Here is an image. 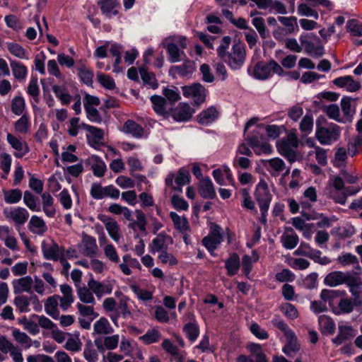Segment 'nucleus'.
<instances>
[{
  "label": "nucleus",
  "mask_w": 362,
  "mask_h": 362,
  "mask_svg": "<svg viewBox=\"0 0 362 362\" xmlns=\"http://www.w3.org/2000/svg\"><path fill=\"white\" fill-rule=\"evenodd\" d=\"M250 148L257 155H269L272 152V146L266 141L264 136L259 139L253 134H250Z\"/></svg>",
  "instance_id": "nucleus-10"
},
{
  "label": "nucleus",
  "mask_w": 362,
  "mask_h": 362,
  "mask_svg": "<svg viewBox=\"0 0 362 362\" xmlns=\"http://www.w3.org/2000/svg\"><path fill=\"white\" fill-rule=\"evenodd\" d=\"M265 129L268 137L275 139L280 136L283 130H286V128L284 125L268 124Z\"/></svg>",
  "instance_id": "nucleus-64"
},
{
  "label": "nucleus",
  "mask_w": 362,
  "mask_h": 362,
  "mask_svg": "<svg viewBox=\"0 0 362 362\" xmlns=\"http://www.w3.org/2000/svg\"><path fill=\"white\" fill-rule=\"evenodd\" d=\"M83 356L88 362H96L98 361V355L90 339L88 340L85 344Z\"/></svg>",
  "instance_id": "nucleus-43"
},
{
  "label": "nucleus",
  "mask_w": 362,
  "mask_h": 362,
  "mask_svg": "<svg viewBox=\"0 0 362 362\" xmlns=\"http://www.w3.org/2000/svg\"><path fill=\"white\" fill-rule=\"evenodd\" d=\"M218 117V112L216 107L211 106L202 110L197 116V121L202 125H207L214 122Z\"/></svg>",
  "instance_id": "nucleus-17"
},
{
  "label": "nucleus",
  "mask_w": 362,
  "mask_h": 362,
  "mask_svg": "<svg viewBox=\"0 0 362 362\" xmlns=\"http://www.w3.org/2000/svg\"><path fill=\"white\" fill-rule=\"evenodd\" d=\"M11 218L18 224H23L29 217L28 211L23 207H17L10 212Z\"/></svg>",
  "instance_id": "nucleus-35"
},
{
  "label": "nucleus",
  "mask_w": 362,
  "mask_h": 362,
  "mask_svg": "<svg viewBox=\"0 0 362 362\" xmlns=\"http://www.w3.org/2000/svg\"><path fill=\"white\" fill-rule=\"evenodd\" d=\"M299 40L305 52L313 58H320L325 54V47L321 39L314 33H303Z\"/></svg>",
  "instance_id": "nucleus-2"
},
{
  "label": "nucleus",
  "mask_w": 362,
  "mask_h": 362,
  "mask_svg": "<svg viewBox=\"0 0 362 362\" xmlns=\"http://www.w3.org/2000/svg\"><path fill=\"white\" fill-rule=\"evenodd\" d=\"M183 331L186 333L187 338L190 341H194L197 339L199 333L198 325L192 322H189L185 325L183 328Z\"/></svg>",
  "instance_id": "nucleus-57"
},
{
  "label": "nucleus",
  "mask_w": 362,
  "mask_h": 362,
  "mask_svg": "<svg viewBox=\"0 0 362 362\" xmlns=\"http://www.w3.org/2000/svg\"><path fill=\"white\" fill-rule=\"evenodd\" d=\"M13 284L15 293H21L23 291L31 292L33 279L30 276H26L16 280Z\"/></svg>",
  "instance_id": "nucleus-24"
},
{
  "label": "nucleus",
  "mask_w": 362,
  "mask_h": 362,
  "mask_svg": "<svg viewBox=\"0 0 362 362\" xmlns=\"http://www.w3.org/2000/svg\"><path fill=\"white\" fill-rule=\"evenodd\" d=\"M197 188L199 196L203 199H214L216 197L214 184L209 177L201 179Z\"/></svg>",
  "instance_id": "nucleus-12"
},
{
  "label": "nucleus",
  "mask_w": 362,
  "mask_h": 362,
  "mask_svg": "<svg viewBox=\"0 0 362 362\" xmlns=\"http://www.w3.org/2000/svg\"><path fill=\"white\" fill-rule=\"evenodd\" d=\"M30 127V122L28 114H23L15 122L14 127L16 132L21 134H26Z\"/></svg>",
  "instance_id": "nucleus-45"
},
{
  "label": "nucleus",
  "mask_w": 362,
  "mask_h": 362,
  "mask_svg": "<svg viewBox=\"0 0 362 362\" xmlns=\"http://www.w3.org/2000/svg\"><path fill=\"white\" fill-rule=\"evenodd\" d=\"M250 362H268L260 345L250 343Z\"/></svg>",
  "instance_id": "nucleus-29"
},
{
  "label": "nucleus",
  "mask_w": 362,
  "mask_h": 362,
  "mask_svg": "<svg viewBox=\"0 0 362 362\" xmlns=\"http://www.w3.org/2000/svg\"><path fill=\"white\" fill-rule=\"evenodd\" d=\"M123 132L132 134L136 139H140L144 135V128L141 125L132 119H127L123 124Z\"/></svg>",
  "instance_id": "nucleus-19"
},
{
  "label": "nucleus",
  "mask_w": 362,
  "mask_h": 362,
  "mask_svg": "<svg viewBox=\"0 0 362 362\" xmlns=\"http://www.w3.org/2000/svg\"><path fill=\"white\" fill-rule=\"evenodd\" d=\"M194 113V110L188 103H182L173 111L172 117L176 122H187L191 119Z\"/></svg>",
  "instance_id": "nucleus-14"
},
{
  "label": "nucleus",
  "mask_w": 362,
  "mask_h": 362,
  "mask_svg": "<svg viewBox=\"0 0 362 362\" xmlns=\"http://www.w3.org/2000/svg\"><path fill=\"white\" fill-rule=\"evenodd\" d=\"M318 322L323 333H334L335 324L331 317L325 315H322L318 318Z\"/></svg>",
  "instance_id": "nucleus-34"
},
{
  "label": "nucleus",
  "mask_w": 362,
  "mask_h": 362,
  "mask_svg": "<svg viewBox=\"0 0 362 362\" xmlns=\"http://www.w3.org/2000/svg\"><path fill=\"white\" fill-rule=\"evenodd\" d=\"M25 108V101L21 93L15 96L11 100V111L16 115H21Z\"/></svg>",
  "instance_id": "nucleus-39"
},
{
  "label": "nucleus",
  "mask_w": 362,
  "mask_h": 362,
  "mask_svg": "<svg viewBox=\"0 0 362 362\" xmlns=\"http://www.w3.org/2000/svg\"><path fill=\"white\" fill-rule=\"evenodd\" d=\"M84 109L86 112L87 118L91 122L97 124H100L103 121L102 117L99 111L93 106H88L84 104Z\"/></svg>",
  "instance_id": "nucleus-49"
},
{
  "label": "nucleus",
  "mask_w": 362,
  "mask_h": 362,
  "mask_svg": "<svg viewBox=\"0 0 362 362\" xmlns=\"http://www.w3.org/2000/svg\"><path fill=\"white\" fill-rule=\"evenodd\" d=\"M13 76L18 80L25 79L28 74L27 67L22 63L16 60L11 61Z\"/></svg>",
  "instance_id": "nucleus-30"
},
{
  "label": "nucleus",
  "mask_w": 362,
  "mask_h": 362,
  "mask_svg": "<svg viewBox=\"0 0 362 362\" xmlns=\"http://www.w3.org/2000/svg\"><path fill=\"white\" fill-rule=\"evenodd\" d=\"M286 343L282 347V352L288 357H294L300 349V344L293 332L286 337Z\"/></svg>",
  "instance_id": "nucleus-13"
},
{
  "label": "nucleus",
  "mask_w": 362,
  "mask_h": 362,
  "mask_svg": "<svg viewBox=\"0 0 362 362\" xmlns=\"http://www.w3.org/2000/svg\"><path fill=\"white\" fill-rule=\"evenodd\" d=\"M97 78L100 85L107 90H113L116 88L115 80L109 75L98 73Z\"/></svg>",
  "instance_id": "nucleus-56"
},
{
  "label": "nucleus",
  "mask_w": 362,
  "mask_h": 362,
  "mask_svg": "<svg viewBox=\"0 0 362 362\" xmlns=\"http://www.w3.org/2000/svg\"><path fill=\"white\" fill-rule=\"evenodd\" d=\"M174 180L177 185H186L189 184L191 180L189 171L185 167L179 168L177 175H175Z\"/></svg>",
  "instance_id": "nucleus-40"
},
{
  "label": "nucleus",
  "mask_w": 362,
  "mask_h": 362,
  "mask_svg": "<svg viewBox=\"0 0 362 362\" xmlns=\"http://www.w3.org/2000/svg\"><path fill=\"white\" fill-rule=\"evenodd\" d=\"M160 338V332L156 329H152L148 330L145 334L139 337L145 344H151L157 342Z\"/></svg>",
  "instance_id": "nucleus-51"
},
{
  "label": "nucleus",
  "mask_w": 362,
  "mask_h": 362,
  "mask_svg": "<svg viewBox=\"0 0 362 362\" xmlns=\"http://www.w3.org/2000/svg\"><path fill=\"white\" fill-rule=\"evenodd\" d=\"M259 163L268 170L271 168L276 172H281L285 168V163L281 158L278 157L269 160L261 159L257 163L258 165Z\"/></svg>",
  "instance_id": "nucleus-21"
},
{
  "label": "nucleus",
  "mask_w": 362,
  "mask_h": 362,
  "mask_svg": "<svg viewBox=\"0 0 362 362\" xmlns=\"http://www.w3.org/2000/svg\"><path fill=\"white\" fill-rule=\"evenodd\" d=\"M163 44L169 55L168 60L170 62L175 63L180 62L182 60L181 54L185 57V52L183 51L181 52L175 43L169 42L165 44L163 42Z\"/></svg>",
  "instance_id": "nucleus-22"
},
{
  "label": "nucleus",
  "mask_w": 362,
  "mask_h": 362,
  "mask_svg": "<svg viewBox=\"0 0 362 362\" xmlns=\"http://www.w3.org/2000/svg\"><path fill=\"white\" fill-rule=\"evenodd\" d=\"M92 158L95 161V163L93 164L91 166L93 175L98 177H103L107 170L105 163L100 156L96 155L92 156Z\"/></svg>",
  "instance_id": "nucleus-33"
},
{
  "label": "nucleus",
  "mask_w": 362,
  "mask_h": 362,
  "mask_svg": "<svg viewBox=\"0 0 362 362\" xmlns=\"http://www.w3.org/2000/svg\"><path fill=\"white\" fill-rule=\"evenodd\" d=\"M23 202L31 211L37 212L41 211L39 199L35 197L30 191L24 192Z\"/></svg>",
  "instance_id": "nucleus-31"
},
{
  "label": "nucleus",
  "mask_w": 362,
  "mask_h": 362,
  "mask_svg": "<svg viewBox=\"0 0 362 362\" xmlns=\"http://www.w3.org/2000/svg\"><path fill=\"white\" fill-rule=\"evenodd\" d=\"M313 128V117L312 115L306 114L300 123V130L302 132L310 134Z\"/></svg>",
  "instance_id": "nucleus-60"
},
{
  "label": "nucleus",
  "mask_w": 362,
  "mask_h": 362,
  "mask_svg": "<svg viewBox=\"0 0 362 362\" xmlns=\"http://www.w3.org/2000/svg\"><path fill=\"white\" fill-rule=\"evenodd\" d=\"M278 20L284 26L287 28L288 32L289 33H293L294 32L295 28L298 30V26L297 25V18L296 16H279Z\"/></svg>",
  "instance_id": "nucleus-54"
},
{
  "label": "nucleus",
  "mask_w": 362,
  "mask_h": 362,
  "mask_svg": "<svg viewBox=\"0 0 362 362\" xmlns=\"http://www.w3.org/2000/svg\"><path fill=\"white\" fill-rule=\"evenodd\" d=\"M357 334V330L352 326L345 323L339 324L338 326V334L332 339L336 346H339L346 341L352 339Z\"/></svg>",
  "instance_id": "nucleus-9"
},
{
  "label": "nucleus",
  "mask_w": 362,
  "mask_h": 362,
  "mask_svg": "<svg viewBox=\"0 0 362 362\" xmlns=\"http://www.w3.org/2000/svg\"><path fill=\"white\" fill-rule=\"evenodd\" d=\"M346 272L334 271L329 273L324 279V283L327 286L335 287L344 284Z\"/></svg>",
  "instance_id": "nucleus-20"
},
{
  "label": "nucleus",
  "mask_w": 362,
  "mask_h": 362,
  "mask_svg": "<svg viewBox=\"0 0 362 362\" xmlns=\"http://www.w3.org/2000/svg\"><path fill=\"white\" fill-rule=\"evenodd\" d=\"M298 13L300 16H307V17H313L315 20L319 18V14L317 11L311 8L306 4H300L298 6Z\"/></svg>",
  "instance_id": "nucleus-58"
},
{
  "label": "nucleus",
  "mask_w": 362,
  "mask_h": 362,
  "mask_svg": "<svg viewBox=\"0 0 362 362\" xmlns=\"http://www.w3.org/2000/svg\"><path fill=\"white\" fill-rule=\"evenodd\" d=\"M98 5L101 12L108 18L119 13V11L116 9V8L119 6L118 0H100Z\"/></svg>",
  "instance_id": "nucleus-16"
},
{
  "label": "nucleus",
  "mask_w": 362,
  "mask_h": 362,
  "mask_svg": "<svg viewBox=\"0 0 362 362\" xmlns=\"http://www.w3.org/2000/svg\"><path fill=\"white\" fill-rule=\"evenodd\" d=\"M346 30L350 33L353 36L361 37L362 36V23L357 19H349L346 23Z\"/></svg>",
  "instance_id": "nucleus-44"
},
{
  "label": "nucleus",
  "mask_w": 362,
  "mask_h": 362,
  "mask_svg": "<svg viewBox=\"0 0 362 362\" xmlns=\"http://www.w3.org/2000/svg\"><path fill=\"white\" fill-rule=\"evenodd\" d=\"M255 195L261 211V221L267 222V215L272 201V195L269 193L267 183L261 180L257 185Z\"/></svg>",
  "instance_id": "nucleus-3"
},
{
  "label": "nucleus",
  "mask_w": 362,
  "mask_h": 362,
  "mask_svg": "<svg viewBox=\"0 0 362 362\" xmlns=\"http://www.w3.org/2000/svg\"><path fill=\"white\" fill-rule=\"evenodd\" d=\"M220 228H214V230L202 240L203 245L206 247L212 255H214V251L223 240L222 235L219 231Z\"/></svg>",
  "instance_id": "nucleus-11"
},
{
  "label": "nucleus",
  "mask_w": 362,
  "mask_h": 362,
  "mask_svg": "<svg viewBox=\"0 0 362 362\" xmlns=\"http://www.w3.org/2000/svg\"><path fill=\"white\" fill-rule=\"evenodd\" d=\"M152 107L155 112L158 115H163L166 113L167 101L164 97L158 95H153L150 98Z\"/></svg>",
  "instance_id": "nucleus-25"
},
{
  "label": "nucleus",
  "mask_w": 362,
  "mask_h": 362,
  "mask_svg": "<svg viewBox=\"0 0 362 362\" xmlns=\"http://www.w3.org/2000/svg\"><path fill=\"white\" fill-rule=\"evenodd\" d=\"M295 277V274L288 269H284L275 275L276 280L281 283L293 281Z\"/></svg>",
  "instance_id": "nucleus-63"
},
{
  "label": "nucleus",
  "mask_w": 362,
  "mask_h": 362,
  "mask_svg": "<svg viewBox=\"0 0 362 362\" xmlns=\"http://www.w3.org/2000/svg\"><path fill=\"white\" fill-rule=\"evenodd\" d=\"M240 265V258L238 254H231L230 257L226 260L225 263L227 274L230 276H233L238 274Z\"/></svg>",
  "instance_id": "nucleus-23"
},
{
  "label": "nucleus",
  "mask_w": 362,
  "mask_h": 362,
  "mask_svg": "<svg viewBox=\"0 0 362 362\" xmlns=\"http://www.w3.org/2000/svg\"><path fill=\"white\" fill-rule=\"evenodd\" d=\"M22 198V192L19 189H13L4 193V200L7 204H16Z\"/></svg>",
  "instance_id": "nucleus-52"
},
{
  "label": "nucleus",
  "mask_w": 362,
  "mask_h": 362,
  "mask_svg": "<svg viewBox=\"0 0 362 362\" xmlns=\"http://www.w3.org/2000/svg\"><path fill=\"white\" fill-rule=\"evenodd\" d=\"M303 255L308 256L310 259H313L315 262H317L322 265H326L331 262V260L327 257H322V252L318 250H313L308 247V252L303 253Z\"/></svg>",
  "instance_id": "nucleus-42"
},
{
  "label": "nucleus",
  "mask_w": 362,
  "mask_h": 362,
  "mask_svg": "<svg viewBox=\"0 0 362 362\" xmlns=\"http://www.w3.org/2000/svg\"><path fill=\"white\" fill-rule=\"evenodd\" d=\"M105 187H102L100 183L93 182L91 185L90 194L93 199L100 200L105 197Z\"/></svg>",
  "instance_id": "nucleus-59"
},
{
  "label": "nucleus",
  "mask_w": 362,
  "mask_h": 362,
  "mask_svg": "<svg viewBox=\"0 0 362 362\" xmlns=\"http://www.w3.org/2000/svg\"><path fill=\"white\" fill-rule=\"evenodd\" d=\"M231 42L230 36H224L221 40V43L217 48L218 56L224 61L228 66L233 70L240 69L245 60V44L240 41L235 40L232 47V52H228V49Z\"/></svg>",
  "instance_id": "nucleus-1"
},
{
  "label": "nucleus",
  "mask_w": 362,
  "mask_h": 362,
  "mask_svg": "<svg viewBox=\"0 0 362 362\" xmlns=\"http://www.w3.org/2000/svg\"><path fill=\"white\" fill-rule=\"evenodd\" d=\"M12 335L16 341L22 345H25V348H30L32 346L31 339L25 332L15 329L12 332Z\"/></svg>",
  "instance_id": "nucleus-53"
},
{
  "label": "nucleus",
  "mask_w": 362,
  "mask_h": 362,
  "mask_svg": "<svg viewBox=\"0 0 362 362\" xmlns=\"http://www.w3.org/2000/svg\"><path fill=\"white\" fill-rule=\"evenodd\" d=\"M353 98L349 96H344L341 100V107L344 116L346 117V122H351L355 110L351 112V101Z\"/></svg>",
  "instance_id": "nucleus-38"
},
{
  "label": "nucleus",
  "mask_w": 362,
  "mask_h": 362,
  "mask_svg": "<svg viewBox=\"0 0 362 362\" xmlns=\"http://www.w3.org/2000/svg\"><path fill=\"white\" fill-rule=\"evenodd\" d=\"M57 298L58 296L56 295L50 296L47 299L45 303L46 313L54 319H57L59 317Z\"/></svg>",
  "instance_id": "nucleus-26"
},
{
  "label": "nucleus",
  "mask_w": 362,
  "mask_h": 362,
  "mask_svg": "<svg viewBox=\"0 0 362 362\" xmlns=\"http://www.w3.org/2000/svg\"><path fill=\"white\" fill-rule=\"evenodd\" d=\"M184 97L194 98L193 105L199 106L206 100L207 90L200 83L195 82L181 87Z\"/></svg>",
  "instance_id": "nucleus-5"
},
{
  "label": "nucleus",
  "mask_w": 362,
  "mask_h": 362,
  "mask_svg": "<svg viewBox=\"0 0 362 362\" xmlns=\"http://www.w3.org/2000/svg\"><path fill=\"white\" fill-rule=\"evenodd\" d=\"M108 320L105 317H101L94 324V332L98 334H108L112 332Z\"/></svg>",
  "instance_id": "nucleus-36"
},
{
  "label": "nucleus",
  "mask_w": 362,
  "mask_h": 362,
  "mask_svg": "<svg viewBox=\"0 0 362 362\" xmlns=\"http://www.w3.org/2000/svg\"><path fill=\"white\" fill-rule=\"evenodd\" d=\"M78 71V76L79 77L81 81L86 84L88 86H93V78L94 76L93 71L86 68L85 66H81L77 69Z\"/></svg>",
  "instance_id": "nucleus-32"
},
{
  "label": "nucleus",
  "mask_w": 362,
  "mask_h": 362,
  "mask_svg": "<svg viewBox=\"0 0 362 362\" xmlns=\"http://www.w3.org/2000/svg\"><path fill=\"white\" fill-rule=\"evenodd\" d=\"M249 119L245 121L244 126V138L245 143L239 145L237 153L240 155L249 156Z\"/></svg>",
  "instance_id": "nucleus-48"
},
{
  "label": "nucleus",
  "mask_w": 362,
  "mask_h": 362,
  "mask_svg": "<svg viewBox=\"0 0 362 362\" xmlns=\"http://www.w3.org/2000/svg\"><path fill=\"white\" fill-rule=\"evenodd\" d=\"M344 294L345 291H344L323 289L320 293V298L325 304L328 303L329 305H332L335 298Z\"/></svg>",
  "instance_id": "nucleus-41"
},
{
  "label": "nucleus",
  "mask_w": 362,
  "mask_h": 362,
  "mask_svg": "<svg viewBox=\"0 0 362 362\" xmlns=\"http://www.w3.org/2000/svg\"><path fill=\"white\" fill-rule=\"evenodd\" d=\"M272 71L278 75L284 73L283 68L274 59H270L267 63L259 62L254 69V77L259 80L267 79Z\"/></svg>",
  "instance_id": "nucleus-4"
},
{
  "label": "nucleus",
  "mask_w": 362,
  "mask_h": 362,
  "mask_svg": "<svg viewBox=\"0 0 362 362\" xmlns=\"http://www.w3.org/2000/svg\"><path fill=\"white\" fill-rule=\"evenodd\" d=\"M42 252L45 259H52L54 261L59 260L62 256L63 248H59L57 244L52 243V245H42Z\"/></svg>",
  "instance_id": "nucleus-18"
},
{
  "label": "nucleus",
  "mask_w": 362,
  "mask_h": 362,
  "mask_svg": "<svg viewBox=\"0 0 362 362\" xmlns=\"http://www.w3.org/2000/svg\"><path fill=\"white\" fill-rule=\"evenodd\" d=\"M83 243L84 245L83 254L87 257H94L98 250L95 240L90 236H84L83 239Z\"/></svg>",
  "instance_id": "nucleus-28"
},
{
  "label": "nucleus",
  "mask_w": 362,
  "mask_h": 362,
  "mask_svg": "<svg viewBox=\"0 0 362 362\" xmlns=\"http://www.w3.org/2000/svg\"><path fill=\"white\" fill-rule=\"evenodd\" d=\"M78 298L83 303H95V298L93 297L92 291L86 286L78 287L77 289Z\"/></svg>",
  "instance_id": "nucleus-47"
},
{
  "label": "nucleus",
  "mask_w": 362,
  "mask_h": 362,
  "mask_svg": "<svg viewBox=\"0 0 362 362\" xmlns=\"http://www.w3.org/2000/svg\"><path fill=\"white\" fill-rule=\"evenodd\" d=\"M90 276L88 282V286L98 298H100L104 294H110L112 293V286L111 284H103L95 280L92 275Z\"/></svg>",
  "instance_id": "nucleus-15"
},
{
  "label": "nucleus",
  "mask_w": 362,
  "mask_h": 362,
  "mask_svg": "<svg viewBox=\"0 0 362 362\" xmlns=\"http://www.w3.org/2000/svg\"><path fill=\"white\" fill-rule=\"evenodd\" d=\"M341 134V128L339 125L331 123L329 127L316 129L315 136L322 145H329L339 139Z\"/></svg>",
  "instance_id": "nucleus-6"
},
{
  "label": "nucleus",
  "mask_w": 362,
  "mask_h": 362,
  "mask_svg": "<svg viewBox=\"0 0 362 362\" xmlns=\"http://www.w3.org/2000/svg\"><path fill=\"white\" fill-rule=\"evenodd\" d=\"M52 90L57 98H58L63 105H67L71 100V95L66 91L64 86L54 85Z\"/></svg>",
  "instance_id": "nucleus-37"
},
{
  "label": "nucleus",
  "mask_w": 362,
  "mask_h": 362,
  "mask_svg": "<svg viewBox=\"0 0 362 362\" xmlns=\"http://www.w3.org/2000/svg\"><path fill=\"white\" fill-rule=\"evenodd\" d=\"M27 93L28 95L33 98L34 100L36 103L39 102L38 95L40 94V88L37 83V76H31L27 88Z\"/></svg>",
  "instance_id": "nucleus-50"
},
{
  "label": "nucleus",
  "mask_w": 362,
  "mask_h": 362,
  "mask_svg": "<svg viewBox=\"0 0 362 362\" xmlns=\"http://www.w3.org/2000/svg\"><path fill=\"white\" fill-rule=\"evenodd\" d=\"M344 284H346L349 289L353 288H360L362 285L361 279L351 272H346Z\"/></svg>",
  "instance_id": "nucleus-62"
},
{
  "label": "nucleus",
  "mask_w": 362,
  "mask_h": 362,
  "mask_svg": "<svg viewBox=\"0 0 362 362\" xmlns=\"http://www.w3.org/2000/svg\"><path fill=\"white\" fill-rule=\"evenodd\" d=\"M323 110L329 119H334L340 123L346 122L342 118H340L339 107L337 104H331L329 105L325 106Z\"/></svg>",
  "instance_id": "nucleus-46"
},
{
  "label": "nucleus",
  "mask_w": 362,
  "mask_h": 362,
  "mask_svg": "<svg viewBox=\"0 0 362 362\" xmlns=\"http://www.w3.org/2000/svg\"><path fill=\"white\" fill-rule=\"evenodd\" d=\"M81 128L88 132L90 134L86 135L87 142L90 146L95 149H98L97 146L103 144L101 142L104 139V131L102 129L83 122L81 124Z\"/></svg>",
  "instance_id": "nucleus-7"
},
{
  "label": "nucleus",
  "mask_w": 362,
  "mask_h": 362,
  "mask_svg": "<svg viewBox=\"0 0 362 362\" xmlns=\"http://www.w3.org/2000/svg\"><path fill=\"white\" fill-rule=\"evenodd\" d=\"M281 311L289 319L294 320L298 317L296 308L291 303H284L280 308Z\"/></svg>",
  "instance_id": "nucleus-61"
},
{
  "label": "nucleus",
  "mask_w": 362,
  "mask_h": 362,
  "mask_svg": "<svg viewBox=\"0 0 362 362\" xmlns=\"http://www.w3.org/2000/svg\"><path fill=\"white\" fill-rule=\"evenodd\" d=\"M7 48L9 52L20 59H25V49L19 44L7 42Z\"/></svg>",
  "instance_id": "nucleus-55"
},
{
  "label": "nucleus",
  "mask_w": 362,
  "mask_h": 362,
  "mask_svg": "<svg viewBox=\"0 0 362 362\" xmlns=\"http://www.w3.org/2000/svg\"><path fill=\"white\" fill-rule=\"evenodd\" d=\"M196 68V63L194 61L187 59L181 65L171 66L168 74L173 78H176V74L182 77H189L195 71Z\"/></svg>",
  "instance_id": "nucleus-8"
},
{
  "label": "nucleus",
  "mask_w": 362,
  "mask_h": 362,
  "mask_svg": "<svg viewBox=\"0 0 362 362\" xmlns=\"http://www.w3.org/2000/svg\"><path fill=\"white\" fill-rule=\"evenodd\" d=\"M281 240L284 247L291 250L297 245L298 237L291 230H288L283 234Z\"/></svg>",
  "instance_id": "nucleus-27"
}]
</instances>
